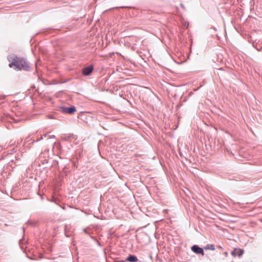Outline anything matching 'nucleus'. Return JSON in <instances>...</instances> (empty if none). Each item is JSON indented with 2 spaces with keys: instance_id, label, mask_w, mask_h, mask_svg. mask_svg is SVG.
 <instances>
[{
  "instance_id": "1",
  "label": "nucleus",
  "mask_w": 262,
  "mask_h": 262,
  "mask_svg": "<svg viewBox=\"0 0 262 262\" xmlns=\"http://www.w3.org/2000/svg\"><path fill=\"white\" fill-rule=\"evenodd\" d=\"M10 62L9 64L10 68H13L16 71L25 70L30 71V66L29 63L23 58L18 57L16 55L9 56L7 58Z\"/></svg>"
},
{
  "instance_id": "9",
  "label": "nucleus",
  "mask_w": 262,
  "mask_h": 262,
  "mask_svg": "<svg viewBox=\"0 0 262 262\" xmlns=\"http://www.w3.org/2000/svg\"><path fill=\"white\" fill-rule=\"evenodd\" d=\"M224 254H225L226 256H227V254H228V253H227V252H224Z\"/></svg>"
},
{
  "instance_id": "11",
  "label": "nucleus",
  "mask_w": 262,
  "mask_h": 262,
  "mask_svg": "<svg viewBox=\"0 0 262 262\" xmlns=\"http://www.w3.org/2000/svg\"><path fill=\"white\" fill-rule=\"evenodd\" d=\"M41 139H42V137H41L40 139H37L36 141H38L40 140Z\"/></svg>"
},
{
  "instance_id": "3",
  "label": "nucleus",
  "mask_w": 262,
  "mask_h": 262,
  "mask_svg": "<svg viewBox=\"0 0 262 262\" xmlns=\"http://www.w3.org/2000/svg\"><path fill=\"white\" fill-rule=\"evenodd\" d=\"M191 250L196 254H201L203 256L204 255V252L203 249L200 248L198 245H194L192 246L191 248Z\"/></svg>"
},
{
  "instance_id": "6",
  "label": "nucleus",
  "mask_w": 262,
  "mask_h": 262,
  "mask_svg": "<svg viewBox=\"0 0 262 262\" xmlns=\"http://www.w3.org/2000/svg\"><path fill=\"white\" fill-rule=\"evenodd\" d=\"M126 261L129 262H137L138 260L137 257L134 255H129L126 259Z\"/></svg>"
},
{
  "instance_id": "7",
  "label": "nucleus",
  "mask_w": 262,
  "mask_h": 262,
  "mask_svg": "<svg viewBox=\"0 0 262 262\" xmlns=\"http://www.w3.org/2000/svg\"><path fill=\"white\" fill-rule=\"evenodd\" d=\"M205 249H210L212 250H215L214 246L212 244L211 245H207L206 247L205 248Z\"/></svg>"
},
{
  "instance_id": "5",
  "label": "nucleus",
  "mask_w": 262,
  "mask_h": 262,
  "mask_svg": "<svg viewBox=\"0 0 262 262\" xmlns=\"http://www.w3.org/2000/svg\"><path fill=\"white\" fill-rule=\"evenodd\" d=\"M93 70V66L90 65L88 67L84 68L82 70V73L84 76H89Z\"/></svg>"
},
{
  "instance_id": "10",
  "label": "nucleus",
  "mask_w": 262,
  "mask_h": 262,
  "mask_svg": "<svg viewBox=\"0 0 262 262\" xmlns=\"http://www.w3.org/2000/svg\"><path fill=\"white\" fill-rule=\"evenodd\" d=\"M2 149H3V147L1 146H0V151L2 150Z\"/></svg>"
},
{
  "instance_id": "4",
  "label": "nucleus",
  "mask_w": 262,
  "mask_h": 262,
  "mask_svg": "<svg viewBox=\"0 0 262 262\" xmlns=\"http://www.w3.org/2000/svg\"><path fill=\"white\" fill-rule=\"evenodd\" d=\"M244 253V250L240 248H235L231 252V254L233 257L238 256L240 257Z\"/></svg>"
},
{
  "instance_id": "2",
  "label": "nucleus",
  "mask_w": 262,
  "mask_h": 262,
  "mask_svg": "<svg viewBox=\"0 0 262 262\" xmlns=\"http://www.w3.org/2000/svg\"><path fill=\"white\" fill-rule=\"evenodd\" d=\"M61 112L68 114H73L76 111V107L74 106H71L70 107L61 106L60 107Z\"/></svg>"
},
{
  "instance_id": "12",
  "label": "nucleus",
  "mask_w": 262,
  "mask_h": 262,
  "mask_svg": "<svg viewBox=\"0 0 262 262\" xmlns=\"http://www.w3.org/2000/svg\"><path fill=\"white\" fill-rule=\"evenodd\" d=\"M181 6H182V7H184L183 4H181Z\"/></svg>"
},
{
  "instance_id": "8",
  "label": "nucleus",
  "mask_w": 262,
  "mask_h": 262,
  "mask_svg": "<svg viewBox=\"0 0 262 262\" xmlns=\"http://www.w3.org/2000/svg\"><path fill=\"white\" fill-rule=\"evenodd\" d=\"M48 117L49 118V119H53V116L52 115H49L48 116Z\"/></svg>"
}]
</instances>
